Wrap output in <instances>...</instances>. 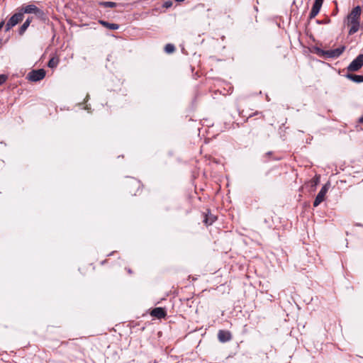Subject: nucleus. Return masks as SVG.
<instances>
[{
    "label": "nucleus",
    "instance_id": "obj_1",
    "mask_svg": "<svg viewBox=\"0 0 363 363\" xmlns=\"http://www.w3.org/2000/svg\"><path fill=\"white\" fill-rule=\"evenodd\" d=\"M360 16L361 9L359 6L354 7L348 15L347 25L350 28V35H352L359 30L360 26Z\"/></svg>",
    "mask_w": 363,
    "mask_h": 363
},
{
    "label": "nucleus",
    "instance_id": "obj_2",
    "mask_svg": "<svg viewBox=\"0 0 363 363\" xmlns=\"http://www.w3.org/2000/svg\"><path fill=\"white\" fill-rule=\"evenodd\" d=\"M345 50V46L339 47L334 50H323L321 49H317V53L320 56H323L328 58H336L338 57Z\"/></svg>",
    "mask_w": 363,
    "mask_h": 363
},
{
    "label": "nucleus",
    "instance_id": "obj_3",
    "mask_svg": "<svg viewBox=\"0 0 363 363\" xmlns=\"http://www.w3.org/2000/svg\"><path fill=\"white\" fill-rule=\"evenodd\" d=\"M23 16L22 14V12H21L19 10L18 13L13 14L8 21L6 25V30H9L12 27L15 26L16 24L21 22L23 20Z\"/></svg>",
    "mask_w": 363,
    "mask_h": 363
},
{
    "label": "nucleus",
    "instance_id": "obj_4",
    "mask_svg": "<svg viewBox=\"0 0 363 363\" xmlns=\"http://www.w3.org/2000/svg\"><path fill=\"white\" fill-rule=\"evenodd\" d=\"M330 186V182H327L320 189L318 195L316 196L313 206L315 207L318 206L321 202H323L325 200V196L326 193L328 192L329 188Z\"/></svg>",
    "mask_w": 363,
    "mask_h": 363
},
{
    "label": "nucleus",
    "instance_id": "obj_5",
    "mask_svg": "<svg viewBox=\"0 0 363 363\" xmlns=\"http://www.w3.org/2000/svg\"><path fill=\"white\" fill-rule=\"evenodd\" d=\"M363 66V54L359 55L347 67L350 72H356Z\"/></svg>",
    "mask_w": 363,
    "mask_h": 363
},
{
    "label": "nucleus",
    "instance_id": "obj_6",
    "mask_svg": "<svg viewBox=\"0 0 363 363\" xmlns=\"http://www.w3.org/2000/svg\"><path fill=\"white\" fill-rule=\"evenodd\" d=\"M19 10L21 12H22L23 15V13H35L38 16H43V12L34 4L27 5L21 8Z\"/></svg>",
    "mask_w": 363,
    "mask_h": 363
},
{
    "label": "nucleus",
    "instance_id": "obj_7",
    "mask_svg": "<svg viewBox=\"0 0 363 363\" xmlns=\"http://www.w3.org/2000/svg\"><path fill=\"white\" fill-rule=\"evenodd\" d=\"M45 76V71L43 69L33 70L28 74V79L32 82H38L43 79Z\"/></svg>",
    "mask_w": 363,
    "mask_h": 363
},
{
    "label": "nucleus",
    "instance_id": "obj_8",
    "mask_svg": "<svg viewBox=\"0 0 363 363\" xmlns=\"http://www.w3.org/2000/svg\"><path fill=\"white\" fill-rule=\"evenodd\" d=\"M323 0H315L311 9L310 16L314 18L320 11Z\"/></svg>",
    "mask_w": 363,
    "mask_h": 363
},
{
    "label": "nucleus",
    "instance_id": "obj_9",
    "mask_svg": "<svg viewBox=\"0 0 363 363\" xmlns=\"http://www.w3.org/2000/svg\"><path fill=\"white\" fill-rule=\"evenodd\" d=\"M218 337L220 342H225L231 339V335L228 331L220 330L218 334Z\"/></svg>",
    "mask_w": 363,
    "mask_h": 363
},
{
    "label": "nucleus",
    "instance_id": "obj_10",
    "mask_svg": "<svg viewBox=\"0 0 363 363\" xmlns=\"http://www.w3.org/2000/svg\"><path fill=\"white\" fill-rule=\"evenodd\" d=\"M151 315L158 318H164L166 315L164 310L162 308H156L151 312Z\"/></svg>",
    "mask_w": 363,
    "mask_h": 363
},
{
    "label": "nucleus",
    "instance_id": "obj_11",
    "mask_svg": "<svg viewBox=\"0 0 363 363\" xmlns=\"http://www.w3.org/2000/svg\"><path fill=\"white\" fill-rule=\"evenodd\" d=\"M100 23L101 25H103L104 26L108 28V29H111V30H116L119 28L118 25V24H116V23H109L106 21H100Z\"/></svg>",
    "mask_w": 363,
    "mask_h": 363
},
{
    "label": "nucleus",
    "instance_id": "obj_12",
    "mask_svg": "<svg viewBox=\"0 0 363 363\" xmlns=\"http://www.w3.org/2000/svg\"><path fill=\"white\" fill-rule=\"evenodd\" d=\"M30 22H31V18H28L26 19V21L23 23V25L21 26V28L19 29V33L21 35H22L26 30V29L29 26Z\"/></svg>",
    "mask_w": 363,
    "mask_h": 363
},
{
    "label": "nucleus",
    "instance_id": "obj_13",
    "mask_svg": "<svg viewBox=\"0 0 363 363\" xmlns=\"http://www.w3.org/2000/svg\"><path fill=\"white\" fill-rule=\"evenodd\" d=\"M347 77L357 83L363 82V76L362 75L348 74Z\"/></svg>",
    "mask_w": 363,
    "mask_h": 363
},
{
    "label": "nucleus",
    "instance_id": "obj_14",
    "mask_svg": "<svg viewBox=\"0 0 363 363\" xmlns=\"http://www.w3.org/2000/svg\"><path fill=\"white\" fill-rule=\"evenodd\" d=\"M59 63V60L55 57H52L48 62V67L50 68H55L57 66Z\"/></svg>",
    "mask_w": 363,
    "mask_h": 363
},
{
    "label": "nucleus",
    "instance_id": "obj_15",
    "mask_svg": "<svg viewBox=\"0 0 363 363\" xmlns=\"http://www.w3.org/2000/svg\"><path fill=\"white\" fill-rule=\"evenodd\" d=\"M99 4L101 6H104L105 7H111V8H113L116 6V4L115 2H111V1L100 2Z\"/></svg>",
    "mask_w": 363,
    "mask_h": 363
},
{
    "label": "nucleus",
    "instance_id": "obj_16",
    "mask_svg": "<svg viewBox=\"0 0 363 363\" xmlns=\"http://www.w3.org/2000/svg\"><path fill=\"white\" fill-rule=\"evenodd\" d=\"M165 52L167 53H172L174 51L175 48L172 44H167L164 48Z\"/></svg>",
    "mask_w": 363,
    "mask_h": 363
},
{
    "label": "nucleus",
    "instance_id": "obj_17",
    "mask_svg": "<svg viewBox=\"0 0 363 363\" xmlns=\"http://www.w3.org/2000/svg\"><path fill=\"white\" fill-rule=\"evenodd\" d=\"M213 221H214V217L213 216H206V218L204 220V222L207 225L212 224Z\"/></svg>",
    "mask_w": 363,
    "mask_h": 363
},
{
    "label": "nucleus",
    "instance_id": "obj_18",
    "mask_svg": "<svg viewBox=\"0 0 363 363\" xmlns=\"http://www.w3.org/2000/svg\"><path fill=\"white\" fill-rule=\"evenodd\" d=\"M319 182H320V176L319 175H316L315 177V178L311 181L313 186L314 187L318 184Z\"/></svg>",
    "mask_w": 363,
    "mask_h": 363
},
{
    "label": "nucleus",
    "instance_id": "obj_19",
    "mask_svg": "<svg viewBox=\"0 0 363 363\" xmlns=\"http://www.w3.org/2000/svg\"><path fill=\"white\" fill-rule=\"evenodd\" d=\"M7 77L6 75L4 74H1L0 75V85L2 84L3 83H4L6 80Z\"/></svg>",
    "mask_w": 363,
    "mask_h": 363
},
{
    "label": "nucleus",
    "instance_id": "obj_20",
    "mask_svg": "<svg viewBox=\"0 0 363 363\" xmlns=\"http://www.w3.org/2000/svg\"><path fill=\"white\" fill-rule=\"evenodd\" d=\"M172 2L171 1H166L164 4V6L166 7V8H169V7L172 6Z\"/></svg>",
    "mask_w": 363,
    "mask_h": 363
},
{
    "label": "nucleus",
    "instance_id": "obj_21",
    "mask_svg": "<svg viewBox=\"0 0 363 363\" xmlns=\"http://www.w3.org/2000/svg\"><path fill=\"white\" fill-rule=\"evenodd\" d=\"M359 123H363V116L359 118Z\"/></svg>",
    "mask_w": 363,
    "mask_h": 363
}]
</instances>
